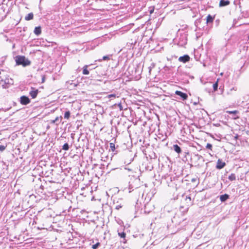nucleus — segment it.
I'll return each instance as SVG.
<instances>
[{
	"instance_id": "f257e3e1",
	"label": "nucleus",
	"mask_w": 249,
	"mask_h": 249,
	"mask_svg": "<svg viewBox=\"0 0 249 249\" xmlns=\"http://www.w3.org/2000/svg\"><path fill=\"white\" fill-rule=\"evenodd\" d=\"M16 62L17 65H21L23 67H26L31 64V61L26 59L24 56H17L16 58Z\"/></svg>"
},
{
	"instance_id": "f03ea898",
	"label": "nucleus",
	"mask_w": 249,
	"mask_h": 249,
	"mask_svg": "<svg viewBox=\"0 0 249 249\" xmlns=\"http://www.w3.org/2000/svg\"><path fill=\"white\" fill-rule=\"evenodd\" d=\"M0 82H3L4 85H2L4 88H8L7 85H12L13 80L11 78H5L4 79L0 76Z\"/></svg>"
},
{
	"instance_id": "7ed1b4c3",
	"label": "nucleus",
	"mask_w": 249,
	"mask_h": 249,
	"mask_svg": "<svg viewBox=\"0 0 249 249\" xmlns=\"http://www.w3.org/2000/svg\"><path fill=\"white\" fill-rule=\"evenodd\" d=\"M30 99L26 96H22L20 97V102L23 105H27L30 103Z\"/></svg>"
},
{
	"instance_id": "20e7f679",
	"label": "nucleus",
	"mask_w": 249,
	"mask_h": 249,
	"mask_svg": "<svg viewBox=\"0 0 249 249\" xmlns=\"http://www.w3.org/2000/svg\"><path fill=\"white\" fill-rule=\"evenodd\" d=\"M175 94L179 96L183 100H185L188 98L187 94L183 93L180 91L177 90L175 91Z\"/></svg>"
},
{
	"instance_id": "39448f33",
	"label": "nucleus",
	"mask_w": 249,
	"mask_h": 249,
	"mask_svg": "<svg viewBox=\"0 0 249 249\" xmlns=\"http://www.w3.org/2000/svg\"><path fill=\"white\" fill-rule=\"evenodd\" d=\"M190 57L188 55H184L183 56H180L178 58V61L182 63H186L190 60Z\"/></svg>"
},
{
	"instance_id": "423d86ee",
	"label": "nucleus",
	"mask_w": 249,
	"mask_h": 249,
	"mask_svg": "<svg viewBox=\"0 0 249 249\" xmlns=\"http://www.w3.org/2000/svg\"><path fill=\"white\" fill-rule=\"evenodd\" d=\"M32 90H31L29 92L30 95L32 97L33 99H35L36 97L37 94L38 93V89H35L34 88H31Z\"/></svg>"
},
{
	"instance_id": "0eeeda50",
	"label": "nucleus",
	"mask_w": 249,
	"mask_h": 249,
	"mask_svg": "<svg viewBox=\"0 0 249 249\" xmlns=\"http://www.w3.org/2000/svg\"><path fill=\"white\" fill-rule=\"evenodd\" d=\"M225 166V163L222 162L220 159L217 160L216 168L217 169H222Z\"/></svg>"
},
{
	"instance_id": "6e6552de",
	"label": "nucleus",
	"mask_w": 249,
	"mask_h": 249,
	"mask_svg": "<svg viewBox=\"0 0 249 249\" xmlns=\"http://www.w3.org/2000/svg\"><path fill=\"white\" fill-rule=\"evenodd\" d=\"M62 119V117L61 116L57 117H56V118L54 120H52L51 122V124H56V125H58L61 122Z\"/></svg>"
},
{
	"instance_id": "1a4fd4ad",
	"label": "nucleus",
	"mask_w": 249,
	"mask_h": 249,
	"mask_svg": "<svg viewBox=\"0 0 249 249\" xmlns=\"http://www.w3.org/2000/svg\"><path fill=\"white\" fill-rule=\"evenodd\" d=\"M229 4L230 1L228 0H220L219 5L220 7H223L228 5Z\"/></svg>"
},
{
	"instance_id": "9d476101",
	"label": "nucleus",
	"mask_w": 249,
	"mask_h": 249,
	"mask_svg": "<svg viewBox=\"0 0 249 249\" xmlns=\"http://www.w3.org/2000/svg\"><path fill=\"white\" fill-rule=\"evenodd\" d=\"M229 198V196L227 194H224L220 196V199L221 202H224Z\"/></svg>"
},
{
	"instance_id": "9b49d317",
	"label": "nucleus",
	"mask_w": 249,
	"mask_h": 249,
	"mask_svg": "<svg viewBox=\"0 0 249 249\" xmlns=\"http://www.w3.org/2000/svg\"><path fill=\"white\" fill-rule=\"evenodd\" d=\"M90 65H85L84 67H83V74H84V75H88L89 74V70H88V68L89 66Z\"/></svg>"
},
{
	"instance_id": "f8f14e48",
	"label": "nucleus",
	"mask_w": 249,
	"mask_h": 249,
	"mask_svg": "<svg viewBox=\"0 0 249 249\" xmlns=\"http://www.w3.org/2000/svg\"><path fill=\"white\" fill-rule=\"evenodd\" d=\"M34 32L36 35H39L41 33V27L39 26L35 27Z\"/></svg>"
},
{
	"instance_id": "ddd939ff",
	"label": "nucleus",
	"mask_w": 249,
	"mask_h": 249,
	"mask_svg": "<svg viewBox=\"0 0 249 249\" xmlns=\"http://www.w3.org/2000/svg\"><path fill=\"white\" fill-rule=\"evenodd\" d=\"M174 150L178 153H180L181 152L180 147L177 144L173 145Z\"/></svg>"
},
{
	"instance_id": "4468645a",
	"label": "nucleus",
	"mask_w": 249,
	"mask_h": 249,
	"mask_svg": "<svg viewBox=\"0 0 249 249\" xmlns=\"http://www.w3.org/2000/svg\"><path fill=\"white\" fill-rule=\"evenodd\" d=\"M33 14L32 13H30L25 17V19L26 20H30L31 19H32L33 18Z\"/></svg>"
},
{
	"instance_id": "2eb2a0df",
	"label": "nucleus",
	"mask_w": 249,
	"mask_h": 249,
	"mask_svg": "<svg viewBox=\"0 0 249 249\" xmlns=\"http://www.w3.org/2000/svg\"><path fill=\"white\" fill-rule=\"evenodd\" d=\"M214 18L210 15H209L207 17V23H212L213 22Z\"/></svg>"
},
{
	"instance_id": "dca6fc26",
	"label": "nucleus",
	"mask_w": 249,
	"mask_h": 249,
	"mask_svg": "<svg viewBox=\"0 0 249 249\" xmlns=\"http://www.w3.org/2000/svg\"><path fill=\"white\" fill-rule=\"evenodd\" d=\"M228 178L231 181L235 180L236 179V176L234 174H231L229 176Z\"/></svg>"
},
{
	"instance_id": "f3484780",
	"label": "nucleus",
	"mask_w": 249,
	"mask_h": 249,
	"mask_svg": "<svg viewBox=\"0 0 249 249\" xmlns=\"http://www.w3.org/2000/svg\"><path fill=\"white\" fill-rule=\"evenodd\" d=\"M71 113L70 111H66L64 114V118L66 119H69L70 117Z\"/></svg>"
},
{
	"instance_id": "a211bd4d",
	"label": "nucleus",
	"mask_w": 249,
	"mask_h": 249,
	"mask_svg": "<svg viewBox=\"0 0 249 249\" xmlns=\"http://www.w3.org/2000/svg\"><path fill=\"white\" fill-rule=\"evenodd\" d=\"M69 149V145L68 143H65L62 147V149L65 151L68 150Z\"/></svg>"
},
{
	"instance_id": "6ab92c4d",
	"label": "nucleus",
	"mask_w": 249,
	"mask_h": 249,
	"mask_svg": "<svg viewBox=\"0 0 249 249\" xmlns=\"http://www.w3.org/2000/svg\"><path fill=\"white\" fill-rule=\"evenodd\" d=\"M109 147L112 151H114L115 150V145L114 143H112V142L110 143Z\"/></svg>"
},
{
	"instance_id": "aec40b11",
	"label": "nucleus",
	"mask_w": 249,
	"mask_h": 249,
	"mask_svg": "<svg viewBox=\"0 0 249 249\" xmlns=\"http://www.w3.org/2000/svg\"><path fill=\"white\" fill-rule=\"evenodd\" d=\"M113 205H115V208L116 210H119L120 208H122V207L121 204H120L118 205V204L115 205V200H113Z\"/></svg>"
},
{
	"instance_id": "412c9836",
	"label": "nucleus",
	"mask_w": 249,
	"mask_h": 249,
	"mask_svg": "<svg viewBox=\"0 0 249 249\" xmlns=\"http://www.w3.org/2000/svg\"><path fill=\"white\" fill-rule=\"evenodd\" d=\"M226 112H227V113H228L229 114H234V115H235V114H237L238 113V111L237 110H233V111H229V110H228Z\"/></svg>"
},
{
	"instance_id": "4be33fe9",
	"label": "nucleus",
	"mask_w": 249,
	"mask_h": 249,
	"mask_svg": "<svg viewBox=\"0 0 249 249\" xmlns=\"http://www.w3.org/2000/svg\"><path fill=\"white\" fill-rule=\"evenodd\" d=\"M213 86L214 91L217 90L218 88V81L213 84Z\"/></svg>"
},
{
	"instance_id": "5701e85b",
	"label": "nucleus",
	"mask_w": 249,
	"mask_h": 249,
	"mask_svg": "<svg viewBox=\"0 0 249 249\" xmlns=\"http://www.w3.org/2000/svg\"><path fill=\"white\" fill-rule=\"evenodd\" d=\"M195 157L197 158L198 160H202L203 161L204 160L203 157L201 155L197 154L195 155Z\"/></svg>"
},
{
	"instance_id": "b1692460",
	"label": "nucleus",
	"mask_w": 249,
	"mask_h": 249,
	"mask_svg": "<svg viewBox=\"0 0 249 249\" xmlns=\"http://www.w3.org/2000/svg\"><path fill=\"white\" fill-rule=\"evenodd\" d=\"M100 243L98 242L96 244L92 245V248L93 249H97L98 248V247L100 246Z\"/></svg>"
},
{
	"instance_id": "393cba45",
	"label": "nucleus",
	"mask_w": 249,
	"mask_h": 249,
	"mask_svg": "<svg viewBox=\"0 0 249 249\" xmlns=\"http://www.w3.org/2000/svg\"><path fill=\"white\" fill-rule=\"evenodd\" d=\"M118 234L121 238H124L126 235L124 232L119 233Z\"/></svg>"
},
{
	"instance_id": "a878e982",
	"label": "nucleus",
	"mask_w": 249,
	"mask_h": 249,
	"mask_svg": "<svg viewBox=\"0 0 249 249\" xmlns=\"http://www.w3.org/2000/svg\"><path fill=\"white\" fill-rule=\"evenodd\" d=\"M206 147L207 148L212 150V145L211 143H208L207 144Z\"/></svg>"
},
{
	"instance_id": "bb28decb",
	"label": "nucleus",
	"mask_w": 249,
	"mask_h": 249,
	"mask_svg": "<svg viewBox=\"0 0 249 249\" xmlns=\"http://www.w3.org/2000/svg\"><path fill=\"white\" fill-rule=\"evenodd\" d=\"M118 107H119V109L120 110H124V108H123V106L122 105V104L121 103H119L118 104Z\"/></svg>"
},
{
	"instance_id": "cd10ccee",
	"label": "nucleus",
	"mask_w": 249,
	"mask_h": 249,
	"mask_svg": "<svg viewBox=\"0 0 249 249\" xmlns=\"http://www.w3.org/2000/svg\"><path fill=\"white\" fill-rule=\"evenodd\" d=\"M6 148V146L4 145H0V151H4Z\"/></svg>"
},
{
	"instance_id": "c85d7f7f",
	"label": "nucleus",
	"mask_w": 249,
	"mask_h": 249,
	"mask_svg": "<svg viewBox=\"0 0 249 249\" xmlns=\"http://www.w3.org/2000/svg\"><path fill=\"white\" fill-rule=\"evenodd\" d=\"M116 96V94H109L107 96L108 98H112V97L115 98Z\"/></svg>"
},
{
	"instance_id": "c756f323",
	"label": "nucleus",
	"mask_w": 249,
	"mask_h": 249,
	"mask_svg": "<svg viewBox=\"0 0 249 249\" xmlns=\"http://www.w3.org/2000/svg\"><path fill=\"white\" fill-rule=\"evenodd\" d=\"M109 59V58L108 56H104L103 57L102 60H106Z\"/></svg>"
},
{
	"instance_id": "7c9ffc66",
	"label": "nucleus",
	"mask_w": 249,
	"mask_h": 249,
	"mask_svg": "<svg viewBox=\"0 0 249 249\" xmlns=\"http://www.w3.org/2000/svg\"><path fill=\"white\" fill-rule=\"evenodd\" d=\"M197 178H193L191 179V181L192 182H195L197 181Z\"/></svg>"
},
{
	"instance_id": "2f4dec72",
	"label": "nucleus",
	"mask_w": 249,
	"mask_h": 249,
	"mask_svg": "<svg viewBox=\"0 0 249 249\" xmlns=\"http://www.w3.org/2000/svg\"><path fill=\"white\" fill-rule=\"evenodd\" d=\"M239 117H234V119H238Z\"/></svg>"
},
{
	"instance_id": "473e14b6",
	"label": "nucleus",
	"mask_w": 249,
	"mask_h": 249,
	"mask_svg": "<svg viewBox=\"0 0 249 249\" xmlns=\"http://www.w3.org/2000/svg\"><path fill=\"white\" fill-rule=\"evenodd\" d=\"M248 38H249V37H248Z\"/></svg>"
}]
</instances>
